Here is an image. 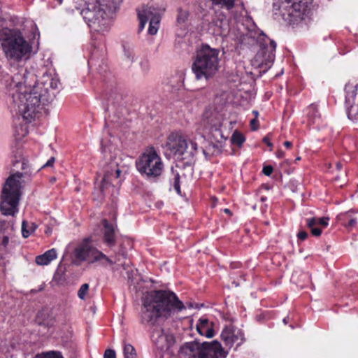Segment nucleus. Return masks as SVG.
Instances as JSON below:
<instances>
[{
	"instance_id": "obj_1",
	"label": "nucleus",
	"mask_w": 358,
	"mask_h": 358,
	"mask_svg": "<svg viewBox=\"0 0 358 358\" xmlns=\"http://www.w3.org/2000/svg\"><path fill=\"white\" fill-rule=\"evenodd\" d=\"M35 81L36 75L23 67L14 76L3 75L1 79L19 114L27 122H31L40 117L42 106L46 102L38 92L31 88Z\"/></svg>"
},
{
	"instance_id": "obj_2",
	"label": "nucleus",
	"mask_w": 358,
	"mask_h": 358,
	"mask_svg": "<svg viewBox=\"0 0 358 358\" xmlns=\"http://www.w3.org/2000/svg\"><path fill=\"white\" fill-rule=\"evenodd\" d=\"M189 308H199L198 304L192 303L185 306L175 293L171 291L157 290L148 292L143 299L141 313V322L143 324L154 325L161 317H168L173 310L178 312Z\"/></svg>"
},
{
	"instance_id": "obj_3",
	"label": "nucleus",
	"mask_w": 358,
	"mask_h": 358,
	"mask_svg": "<svg viewBox=\"0 0 358 358\" xmlns=\"http://www.w3.org/2000/svg\"><path fill=\"white\" fill-rule=\"evenodd\" d=\"M0 41L6 57L14 62L27 61L36 53L31 44L17 29H4L0 31Z\"/></svg>"
},
{
	"instance_id": "obj_4",
	"label": "nucleus",
	"mask_w": 358,
	"mask_h": 358,
	"mask_svg": "<svg viewBox=\"0 0 358 358\" xmlns=\"http://www.w3.org/2000/svg\"><path fill=\"white\" fill-rule=\"evenodd\" d=\"M121 0H96L81 12L89 27L94 31H106Z\"/></svg>"
},
{
	"instance_id": "obj_5",
	"label": "nucleus",
	"mask_w": 358,
	"mask_h": 358,
	"mask_svg": "<svg viewBox=\"0 0 358 358\" xmlns=\"http://www.w3.org/2000/svg\"><path fill=\"white\" fill-rule=\"evenodd\" d=\"M24 173L16 171L6 180L1 193L0 211L6 216H15L18 212V206L22 194V178Z\"/></svg>"
},
{
	"instance_id": "obj_6",
	"label": "nucleus",
	"mask_w": 358,
	"mask_h": 358,
	"mask_svg": "<svg viewBox=\"0 0 358 358\" xmlns=\"http://www.w3.org/2000/svg\"><path fill=\"white\" fill-rule=\"evenodd\" d=\"M220 50L207 44L201 45L192 60V71L196 80L213 78L220 67Z\"/></svg>"
},
{
	"instance_id": "obj_7",
	"label": "nucleus",
	"mask_w": 358,
	"mask_h": 358,
	"mask_svg": "<svg viewBox=\"0 0 358 358\" xmlns=\"http://www.w3.org/2000/svg\"><path fill=\"white\" fill-rule=\"evenodd\" d=\"M73 257L74 264L77 265L83 262H87L90 264L97 262L101 265L107 263L109 265H113L117 262V260L113 261L93 246L90 238H85L77 244L73 250Z\"/></svg>"
},
{
	"instance_id": "obj_8",
	"label": "nucleus",
	"mask_w": 358,
	"mask_h": 358,
	"mask_svg": "<svg viewBox=\"0 0 358 358\" xmlns=\"http://www.w3.org/2000/svg\"><path fill=\"white\" fill-rule=\"evenodd\" d=\"M166 148L174 156L192 159L196 153L197 144L192 141H187L180 132H173L167 138Z\"/></svg>"
},
{
	"instance_id": "obj_9",
	"label": "nucleus",
	"mask_w": 358,
	"mask_h": 358,
	"mask_svg": "<svg viewBox=\"0 0 358 358\" xmlns=\"http://www.w3.org/2000/svg\"><path fill=\"white\" fill-rule=\"evenodd\" d=\"M137 170L148 178H157L163 171L164 164L154 148H149L139 157L136 162Z\"/></svg>"
},
{
	"instance_id": "obj_10",
	"label": "nucleus",
	"mask_w": 358,
	"mask_h": 358,
	"mask_svg": "<svg viewBox=\"0 0 358 358\" xmlns=\"http://www.w3.org/2000/svg\"><path fill=\"white\" fill-rule=\"evenodd\" d=\"M184 350H189L194 358H221L225 357L226 355L221 344L217 341L187 343Z\"/></svg>"
},
{
	"instance_id": "obj_11",
	"label": "nucleus",
	"mask_w": 358,
	"mask_h": 358,
	"mask_svg": "<svg viewBox=\"0 0 358 358\" xmlns=\"http://www.w3.org/2000/svg\"><path fill=\"white\" fill-rule=\"evenodd\" d=\"M60 85L59 78L55 74L44 73L39 80L36 78L35 83H32L31 88L43 97V101L50 102L55 96V90Z\"/></svg>"
},
{
	"instance_id": "obj_12",
	"label": "nucleus",
	"mask_w": 358,
	"mask_h": 358,
	"mask_svg": "<svg viewBox=\"0 0 358 358\" xmlns=\"http://www.w3.org/2000/svg\"><path fill=\"white\" fill-rule=\"evenodd\" d=\"M280 10L283 17L292 23L303 20L308 13V6L303 0H283Z\"/></svg>"
},
{
	"instance_id": "obj_13",
	"label": "nucleus",
	"mask_w": 358,
	"mask_h": 358,
	"mask_svg": "<svg viewBox=\"0 0 358 358\" xmlns=\"http://www.w3.org/2000/svg\"><path fill=\"white\" fill-rule=\"evenodd\" d=\"M222 124V117L218 112L211 108L205 110L201 121L203 133L212 134L214 138L219 141V138H222L223 136L220 130Z\"/></svg>"
},
{
	"instance_id": "obj_14",
	"label": "nucleus",
	"mask_w": 358,
	"mask_h": 358,
	"mask_svg": "<svg viewBox=\"0 0 358 358\" xmlns=\"http://www.w3.org/2000/svg\"><path fill=\"white\" fill-rule=\"evenodd\" d=\"M138 17L139 20L138 31H141L147 22L149 20L148 33L150 35H155L159 29L160 22V15L156 8L152 6H143L141 10H138Z\"/></svg>"
},
{
	"instance_id": "obj_15",
	"label": "nucleus",
	"mask_w": 358,
	"mask_h": 358,
	"mask_svg": "<svg viewBox=\"0 0 358 358\" xmlns=\"http://www.w3.org/2000/svg\"><path fill=\"white\" fill-rule=\"evenodd\" d=\"M261 49L256 54L254 62L261 68H270L275 59L276 43L274 41L264 37Z\"/></svg>"
},
{
	"instance_id": "obj_16",
	"label": "nucleus",
	"mask_w": 358,
	"mask_h": 358,
	"mask_svg": "<svg viewBox=\"0 0 358 358\" xmlns=\"http://www.w3.org/2000/svg\"><path fill=\"white\" fill-rule=\"evenodd\" d=\"M120 174V170L117 168L116 164L111 163L110 165V169H106L104 171L103 177L100 184V191L103 195L112 193L113 194L117 192V189L112 185L113 179L119 178Z\"/></svg>"
},
{
	"instance_id": "obj_17",
	"label": "nucleus",
	"mask_w": 358,
	"mask_h": 358,
	"mask_svg": "<svg viewBox=\"0 0 358 358\" xmlns=\"http://www.w3.org/2000/svg\"><path fill=\"white\" fill-rule=\"evenodd\" d=\"M13 226L6 221H0V259H5L9 252V241L13 236Z\"/></svg>"
},
{
	"instance_id": "obj_18",
	"label": "nucleus",
	"mask_w": 358,
	"mask_h": 358,
	"mask_svg": "<svg viewBox=\"0 0 358 358\" xmlns=\"http://www.w3.org/2000/svg\"><path fill=\"white\" fill-rule=\"evenodd\" d=\"M151 339L155 345L161 350L169 348L174 341L173 336L159 327L154 328Z\"/></svg>"
},
{
	"instance_id": "obj_19",
	"label": "nucleus",
	"mask_w": 358,
	"mask_h": 358,
	"mask_svg": "<svg viewBox=\"0 0 358 358\" xmlns=\"http://www.w3.org/2000/svg\"><path fill=\"white\" fill-rule=\"evenodd\" d=\"M103 241L108 247H113L115 244V227L110 224L107 220H103Z\"/></svg>"
},
{
	"instance_id": "obj_20",
	"label": "nucleus",
	"mask_w": 358,
	"mask_h": 358,
	"mask_svg": "<svg viewBox=\"0 0 358 358\" xmlns=\"http://www.w3.org/2000/svg\"><path fill=\"white\" fill-rule=\"evenodd\" d=\"M196 328L198 333L201 336H204L207 338H212L214 336L213 323L207 318H200L196 324Z\"/></svg>"
},
{
	"instance_id": "obj_21",
	"label": "nucleus",
	"mask_w": 358,
	"mask_h": 358,
	"mask_svg": "<svg viewBox=\"0 0 358 358\" xmlns=\"http://www.w3.org/2000/svg\"><path fill=\"white\" fill-rule=\"evenodd\" d=\"M337 220L345 227H353L357 224V217L352 211H348L339 214Z\"/></svg>"
},
{
	"instance_id": "obj_22",
	"label": "nucleus",
	"mask_w": 358,
	"mask_h": 358,
	"mask_svg": "<svg viewBox=\"0 0 358 358\" xmlns=\"http://www.w3.org/2000/svg\"><path fill=\"white\" fill-rule=\"evenodd\" d=\"M57 258V251L52 248L46 251L43 255L36 257V263L40 266L48 265L52 260Z\"/></svg>"
},
{
	"instance_id": "obj_23",
	"label": "nucleus",
	"mask_w": 358,
	"mask_h": 358,
	"mask_svg": "<svg viewBox=\"0 0 358 358\" xmlns=\"http://www.w3.org/2000/svg\"><path fill=\"white\" fill-rule=\"evenodd\" d=\"M329 220V218L328 217H312L307 219L306 224L308 227H312L316 225H320L322 228H325L328 226Z\"/></svg>"
},
{
	"instance_id": "obj_24",
	"label": "nucleus",
	"mask_w": 358,
	"mask_h": 358,
	"mask_svg": "<svg viewBox=\"0 0 358 358\" xmlns=\"http://www.w3.org/2000/svg\"><path fill=\"white\" fill-rule=\"evenodd\" d=\"M20 164V169L23 171V172H20L21 173H24V177L26 176H31L32 175V171L31 170L30 165L29 164V162L24 159L22 158L20 160H17L13 163L14 166H16L17 164Z\"/></svg>"
},
{
	"instance_id": "obj_25",
	"label": "nucleus",
	"mask_w": 358,
	"mask_h": 358,
	"mask_svg": "<svg viewBox=\"0 0 358 358\" xmlns=\"http://www.w3.org/2000/svg\"><path fill=\"white\" fill-rule=\"evenodd\" d=\"M307 116L309 120L313 123H315L317 120L320 118V114L318 112L316 105L311 104L308 106Z\"/></svg>"
},
{
	"instance_id": "obj_26",
	"label": "nucleus",
	"mask_w": 358,
	"mask_h": 358,
	"mask_svg": "<svg viewBox=\"0 0 358 358\" xmlns=\"http://www.w3.org/2000/svg\"><path fill=\"white\" fill-rule=\"evenodd\" d=\"M233 332L231 329L229 328L224 329L221 334V338L222 341L224 342L225 345L229 348L232 347V339H233Z\"/></svg>"
},
{
	"instance_id": "obj_27",
	"label": "nucleus",
	"mask_w": 358,
	"mask_h": 358,
	"mask_svg": "<svg viewBox=\"0 0 358 358\" xmlns=\"http://www.w3.org/2000/svg\"><path fill=\"white\" fill-rule=\"evenodd\" d=\"M124 358H137V354L133 345L125 342L123 343Z\"/></svg>"
},
{
	"instance_id": "obj_28",
	"label": "nucleus",
	"mask_w": 358,
	"mask_h": 358,
	"mask_svg": "<svg viewBox=\"0 0 358 358\" xmlns=\"http://www.w3.org/2000/svg\"><path fill=\"white\" fill-rule=\"evenodd\" d=\"M245 341L244 334L242 331L238 329L233 332L232 345L236 344V348L240 346Z\"/></svg>"
},
{
	"instance_id": "obj_29",
	"label": "nucleus",
	"mask_w": 358,
	"mask_h": 358,
	"mask_svg": "<svg viewBox=\"0 0 358 358\" xmlns=\"http://www.w3.org/2000/svg\"><path fill=\"white\" fill-rule=\"evenodd\" d=\"M215 5L220 6L222 8H226L228 10L231 9L234 6L236 0H210Z\"/></svg>"
},
{
	"instance_id": "obj_30",
	"label": "nucleus",
	"mask_w": 358,
	"mask_h": 358,
	"mask_svg": "<svg viewBox=\"0 0 358 358\" xmlns=\"http://www.w3.org/2000/svg\"><path fill=\"white\" fill-rule=\"evenodd\" d=\"M348 116L352 120H358V103L350 105L348 108Z\"/></svg>"
},
{
	"instance_id": "obj_31",
	"label": "nucleus",
	"mask_w": 358,
	"mask_h": 358,
	"mask_svg": "<svg viewBox=\"0 0 358 358\" xmlns=\"http://www.w3.org/2000/svg\"><path fill=\"white\" fill-rule=\"evenodd\" d=\"M245 141L244 136L238 132H234L231 136V142L234 144H236L238 146H241L243 142Z\"/></svg>"
},
{
	"instance_id": "obj_32",
	"label": "nucleus",
	"mask_w": 358,
	"mask_h": 358,
	"mask_svg": "<svg viewBox=\"0 0 358 358\" xmlns=\"http://www.w3.org/2000/svg\"><path fill=\"white\" fill-rule=\"evenodd\" d=\"M89 290V285L87 283H85L81 285L78 292V296L80 299H85L86 294Z\"/></svg>"
},
{
	"instance_id": "obj_33",
	"label": "nucleus",
	"mask_w": 358,
	"mask_h": 358,
	"mask_svg": "<svg viewBox=\"0 0 358 358\" xmlns=\"http://www.w3.org/2000/svg\"><path fill=\"white\" fill-rule=\"evenodd\" d=\"M34 358H62L60 353L50 352L45 354L37 355Z\"/></svg>"
},
{
	"instance_id": "obj_34",
	"label": "nucleus",
	"mask_w": 358,
	"mask_h": 358,
	"mask_svg": "<svg viewBox=\"0 0 358 358\" xmlns=\"http://www.w3.org/2000/svg\"><path fill=\"white\" fill-rule=\"evenodd\" d=\"M188 17V13L186 10H179L177 17V22L180 24L184 23Z\"/></svg>"
},
{
	"instance_id": "obj_35",
	"label": "nucleus",
	"mask_w": 358,
	"mask_h": 358,
	"mask_svg": "<svg viewBox=\"0 0 358 358\" xmlns=\"http://www.w3.org/2000/svg\"><path fill=\"white\" fill-rule=\"evenodd\" d=\"M173 187H174L175 190L176 191V192L178 194H180L181 192V190H180V176L178 173H176L174 176Z\"/></svg>"
},
{
	"instance_id": "obj_36",
	"label": "nucleus",
	"mask_w": 358,
	"mask_h": 358,
	"mask_svg": "<svg viewBox=\"0 0 358 358\" xmlns=\"http://www.w3.org/2000/svg\"><path fill=\"white\" fill-rule=\"evenodd\" d=\"M124 56L127 59V62L131 63L134 60V54L133 52L130 50H127L124 48Z\"/></svg>"
},
{
	"instance_id": "obj_37",
	"label": "nucleus",
	"mask_w": 358,
	"mask_h": 358,
	"mask_svg": "<svg viewBox=\"0 0 358 358\" xmlns=\"http://www.w3.org/2000/svg\"><path fill=\"white\" fill-rule=\"evenodd\" d=\"M28 223L27 221H23L22 224V233L24 238H27L30 236L31 231L27 229Z\"/></svg>"
},
{
	"instance_id": "obj_38",
	"label": "nucleus",
	"mask_w": 358,
	"mask_h": 358,
	"mask_svg": "<svg viewBox=\"0 0 358 358\" xmlns=\"http://www.w3.org/2000/svg\"><path fill=\"white\" fill-rule=\"evenodd\" d=\"M103 358H116L115 352L113 350H106L104 352Z\"/></svg>"
},
{
	"instance_id": "obj_39",
	"label": "nucleus",
	"mask_w": 358,
	"mask_h": 358,
	"mask_svg": "<svg viewBox=\"0 0 358 358\" xmlns=\"http://www.w3.org/2000/svg\"><path fill=\"white\" fill-rule=\"evenodd\" d=\"M311 230V234L315 236H320L322 234L321 229L315 227V226L309 227Z\"/></svg>"
},
{
	"instance_id": "obj_40",
	"label": "nucleus",
	"mask_w": 358,
	"mask_h": 358,
	"mask_svg": "<svg viewBox=\"0 0 358 358\" xmlns=\"http://www.w3.org/2000/svg\"><path fill=\"white\" fill-rule=\"evenodd\" d=\"M273 171V169L270 165L265 166L263 168V173H264V175H266L267 176H269L272 173Z\"/></svg>"
},
{
	"instance_id": "obj_41",
	"label": "nucleus",
	"mask_w": 358,
	"mask_h": 358,
	"mask_svg": "<svg viewBox=\"0 0 358 358\" xmlns=\"http://www.w3.org/2000/svg\"><path fill=\"white\" fill-rule=\"evenodd\" d=\"M250 126L251 129L253 131H256L258 129L259 124H258V120L256 118H254L250 120Z\"/></svg>"
},
{
	"instance_id": "obj_42",
	"label": "nucleus",
	"mask_w": 358,
	"mask_h": 358,
	"mask_svg": "<svg viewBox=\"0 0 358 358\" xmlns=\"http://www.w3.org/2000/svg\"><path fill=\"white\" fill-rule=\"evenodd\" d=\"M307 236L308 234L305 231H301L297 234V237L301 241H304Z\"/></svg>"
},
{
	"instance_id": "obj_43",
	"label": "nucleus",
	"mask_w": 358,
	"mask_h": 358,
	"mask_svg": "<svg viewBox=\"0 0 358 358\" xmlns=\"http://www.w3.org/2000/svg\"><path fill=\"white\" fill-rule=\"evenodd\" d=\"M55 157H52L45 164H43L41 168L52 166L53 165V164L55 163Z\"/></svg>"
},
{
	"instance_id": "obj_44",
	"label": "nucleus",
	"mask_w": 358,
	"mask_h": 358,
	"mask_svg": "<svg viewBox=\"0 0 358 358\" xmlns=\"http://www.w3.org/2000/svg\"><path fill=\"white\" fill-rule=\"evenodd\" d=\"M263 142L265 143L269 147L273 146V144L271 143L269 138L266 136L263 138Z\"/></svg>"
},
{
	"instance_id": "obj_45",
	"label": "nucleus",
	"mask_w": 358,
	"mask_h": 358,
	"mask_svg": "<svg viewBox=\"0 0 358 358\" xmlns=\"http://www.w3.org/2000/svg\"><path fill=\"white\" fill-rule=\"evenodd\" d=\"M285 155V153L282 150H278L277 152H276V156L278 157V158H282Z\"/></svg>"
},
{
	"instance_id": "obj_46",
	"label": "nucleus",
	"mask_w": 358,
	"mask_h": 358,
	"mask_svg": "<svg viewBox=\"0 0 358 358\" xmlns=\"http://www.w3.org/2000/svg\"><path fill=\"white\" fill-rule=\"evenodd\" d=\"M284 145L287 148H291L292 146V143L290 141H285L284 143Z\"/></svg>"
},
{
	"instance_id": "obj_47",
	"label": "nucleus",
	"mask_w": 358,
	"mask_h": 358,
	"mask_svg": "<svg viewBox=\"0 0 358 358\" xmlns=\"http://www.w3.org/2000/svg\"><path fill=\"white\" fill-rule=\"evenodd\" d=\"M336 169H337L338 170H341V169H342V164H341V163H340V162H338V163L336 164Z\"/></svg>"
},
{
	"instance_id": "obj_48",
	"label": "nucleus",
	"mask_w": 358,
	"mask_h": 358,
	"mask_svg": "<svg viewBox=\"0 0 358 358\" xmlns=\"http://www.w3.org/2000/svg\"><path fill=\"white\" fill-rule=\"evenodd\" d=\"M252 113L255 115V117L257 120V117L259 116V112L257 110H253Z\"/></svg>"
},
{
	"instance_id": "obj_49",
	"label": "nucleus",
	"mask_w": 358,
	"mask_h": 358,
	"mask_svg": "<svg viewBox=\"0 0 358 358\" xmlns=\"http://www.w3.org/2000/svg\"><path fill=\"white\" fill-rule=\"evenodd\" d=\"M224 213H227V214H230V213H231L230 210H229V209H228V208H225V209L224 210Z\"/></svg>"
},
{
	"instance_id": "obj_50",
	"label": "nucleus",
	"mask_w": 358,
	"mask_h": 358,
	"mask_svg": "<svg viewBox=\"0 0 358 358\" xmlns=\"http://www.w3.org/2000/svg\"><path fill=\"white\" fill-rule=\"evenodd\" d=\"M288 317H285L283 319V322L286 324L288 322Z\"/></svg>"
},
{
	"instance_id": "obj_51",
	"label": "nucleus",
	"mask_w": 358,
	"mask_h": 358,
	"mask_svg": "<svg viewBox=\"0 0 358 358\" xmlns=\"http://www.w3.org/2000/svg\"><path fill=\"white\" fill-rule=\"evenodd\" d=\"M260 199H261L262 201H264L266 200V197L262 196V197H261Z\"/></svg>"
},
{
	"instance_id": "obj_52",
	"label": "nucleus",
	"mask_w": 358,
	"mask_h": 358,
	"mask_svg": "<svg viewBox=\"0 0 358 358\" xmlns=\"http://www.w3.org/2000/svg\"><path fill=\"white\" fill-rule=\"evenodd\" d=\"M346 102H347V104H348V105H350V99H349V98H347V99H346Z\"/></svg>"
},
{
	"instance_id": "obj_53",
	"label": "nucleus",
	"mask_w": 358,
	"mask_h": 358,
	"mask_svg": "<svg viewBox=\"0 0 358 358\" xmlns=\"http://www.w3.org/2000/svg\"><path fill=\"white\" fill-rule=\"evenodd\" d=\"M57 1H58V3H59V4H61V3H62V1H63V0H57Z\"/></svg>"
},
{
	"instance_id": "obj_54",
	"label": "nucleus",
	"mask_w": 358,
	"mask_h": 358,
	"mask_svg": "<svg viewBox=\"0 0 358 358\" xmlns=\"http://www.w3.org/2000/svg\"><path fill=\"white\" fill-rule=\"evenodd\" d=\"M32 228H34V229L31 230V232L34 230L35 227H34V226H32Z\"/></svg>"
},
{
	"instance_id": "obj_55",
	"label": "nucleus",
	"mask_w": 358,
	"mask_h": 358,
	"mask_svg": "<svg viewBox=\"0 0 358 358\" xmlns=\"http://www.w3.org/2000/svg\"><path fill=\"white\" fill-rule=\"evenodd\" d=\"M296 160H300V157H297Z\"/></svg>"
}]
</instances>
